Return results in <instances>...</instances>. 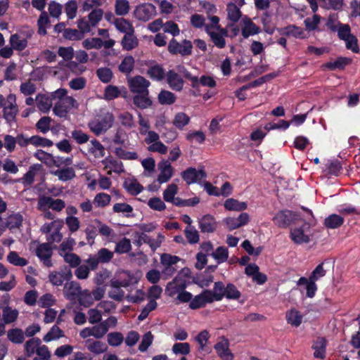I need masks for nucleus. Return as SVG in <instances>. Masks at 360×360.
Segmentation results:
<instances>
[{
    "label": "nucleus",
    "instance_id": "nucleus-1",
    "mask_svg": "<svg viewBox=\"0 0 360 360\" xmlns=\"http://www.w3.org/2000/svg\"><path fill=\"white\" fill-rule=\"evenodd\" d=\"M178 71L181 73L183 77L191 82V86L192 88L198 91L200 84L203 86H208L214 88L217 86V82L214 78L211 76L202 75L200 78L198 76H193L192 74L184 67L178 66Z\"/></svg>",
    "mask_w": 360,
    "mask_h": 360
},
{
    "label": "nucleus",
    "instance_id": "nucleus-2",
    "mask_svg": "<svg viewBox=\"0 0 360 360\" xmlns=\"http://www.w3.org/2000/svg\"><path fill=\"white\" fill-rule=\"evenodd\" d=\"M300 221H304L301 214L289 210L279 211L273 218L274 223L278 227L283 229H285Z\"/></svg>",
    "mask_w": 360,
    "mask_h": 360
},
{
    "label": "nucleus",
    "instance_id": "nucleus-3",
    "mask_svg": "<svg viewBox=\"0 0 360 360\" xmlns=\"http://www.w3.org/2000/svg\"><path fill=\"white\" fill-rule=\"evenodd\" d=\"M167 49L172 55L180 54L182 56H187L192 53L193 44L188 39H184L181 43H179L174 38H172L169 42Z\"/></svg>",
    "mask_w": 360,
    "mask_h": 360
},
{
    "label": "nucleus",
    "instance_id": "nucleus-4",
    "mask_svg": "<svg viewBox=\"0 0 360 360\" xmlns=\"http://www.w3.org/2000/svg\"><path fill=\"white\" fill-rule=\"evenodd\" d=\"M72 278V271L68 266H61L59 271H53L49 275V281L55 286H60L64 281H69Z\"/></svg>",
    "mask_w": 360,
    "mask_h": 360
},
{
    "label": "nucleus",
    "instance_id": "nucleus-5",
    "mask_svg": "<svg viewBox=\"0 0 360 360\" xmlns=\"http://www.w3.org/2000/svg\"><path fill=\"white\" fill-rule=\"evenodd\" d=\"M129 90L136 94H149L150 82L141 75H136L128 80Z\"/></svg>",
    "mask_w": 360,
    "mask_h": 360
},
{
    "label": "nucleus",
    "instance_id": "nucleus-6",
    "mask_svg": "<svg viewBox=\"0 0 360 360\" xmlns=\"http://www.w3.org/2000/svg\"><path fill=\"white\" fill-rule=\"evenodd\" d=\"M7 101L9 103L8 106H5L3 110V117L6 120L8 124H11L16 122V115L18 112V108L15 103V96L9 94L7 97Z\"/></svg>",
    "mask_w": 360,
    "mask_h": 360
},
{
    "label": "nucleus",
    "instance_id": "nucleus-7",
    "mask_svg": "<svg viewBox=\"0 0 360 360\" xmlns=\"http://www.w3.org/2000/svg\"><path fill=\"white\" fill-rule=\"evenodd\" d=\"M181 176L186 181V184H195L207 177V174L203 167L196 169L195 167H188L181 172Z\"/></svg>",
    "mask_w": 360,
    "mask_h": 360
},
{
    "label": "nucleus",
    "instance_id": "nucleus-8",
    "mask_svg": "<svg viewBox=\"0 0 360 360\" xmlns=\"http://www.w3.org/2000/svg\"><path fill=\"white\" fill-rule=\"evenodd\" d=\"M156 14L155 6L150 3L143 4L136 6L134 11L135 17L141 21L146 22Z\"/></svg>",
    "mask_w": 360,
    "mask_h": 360
},
{
    "label": "nucleus",
    "instance_id": "nucleus-9",
    "mask_svg": "<svg viewBox=\"0 0 360 360\" xmlns=\"http://www.w3.org/2000/svg\"><path fill=\"white\" fill-rule=\"evenodd\" d=\"M38 205L40 210L48 207L56 212H60L65 207V201L61 199H53L50 196H41L38 200Z\"/></svg>",
    "mask_w": 360,
    "mask_h": 360
},
{
    "label": "nucleus",
    "instance_id": "nucleus-10",
    "mask_svg": "<svg viewBox=\"0 0 360 360\" xmlns=\"http://www.w3.org/2000/svg\"><path fill=\"white\" fill-rule=\"evenodd\" d=\"M113 120L112 115H107L99 121L89 123V127L92 132L96 136H99L112 127Z\"/></svg>",
    "mask_w": 360,
    "mask_h": 360
},
{
    "label": "nucleus",
    "instance_id": "nucleus-11",
    "mask_svg": "<svg viewBox=\"0 0 360 360\" xmlns=\"http://www.w3.org/2000/svg\"><path fill=\"white\" fill-rule=\"evenodd\" d=\"M303 224L302 226L291 229L290 232V239L297 245L308 243L310 241L309 236L304 233V229H309V224L304 220L302 221Z\"/></svg>",
    "mask_w": 360,
    "mask_h": 360
},
{
    "label": "nucleus",
    "instance_id": "nucleus-12",
    "mask_svg": "<svg viewBox=\"0 0 360 360\" xmlns=\"http://www.w3.org/2000/svg\"><path fill=\"white\" fill-rule=\"evenodd\" d=\"M158 168L160 170V174L158 176L157 181L160 184L169 181L174 173V168L170 162L163 159L158 162Z\"/></svg>",
    "mask_w": 360,
    "mask_h": 360
},
{
    "label": "nucleus",
    "instance_id": "nucleus-13",
    "mask_svg": "<svg viewBox=\"0 0 360 360\" xmlns=\"http://www.w3.org/2000/svg\"><path fill=\"white\" fill-rule=\"evenodd\" d=\"M167 82L170 89L175 91H181L184 85V79L174 70H169L166 73Z\"/></svg>",
    "mask_w": 360,
    "mask_h": 360
},
{
    "label": "nucleus",
    "instance_id": "nucleus-14",
    "mask_svg": "<svg viewBox=\"0 0 360 360\" xmlns=\"http://www.w3.org/2000/svg\"><path fill=\"white\" fill-rule=\"evenodd\" d=\"M249 220V214L246 212H242L238 217H229L225 218L224 221L229 230L233 231L247 224Z\"/></svg>",
    "mask_w": 360,
    "mask_h": 360
},
{
    "label": "nucleus",
    "instance_id": "nucleus-15",
    "mask_svg": "<svg viewBox=\"0 0 360 360\" xmlns=\"http://www.w3.org/2000/svg\"><path fill=\"white\" fill-rule=\"evenodd\" d=\"M33 32L30 31L27 34L26 38H22L20 34L15 33L11 35L9 44L14 50L22 51L26 49L28 44L27 39L32 36Z\"/></svg>",
    "mask_w": 360,
    "mask_h": 360
},
{
    "label": "nucleus",
    "instance_id": "nucleus-16",
    "mask_svg": "<svg viewBox=\"0 0 360 360\" xmlns=\"http://www.w3.org/2000/svg\"><path fill=\"white\" fill-rule=\"evenodd\" d=\"M187 285L184 280L175 278L172 281L169 282L165 288V293L169 297H174L183 290L186 288Z\"/></svg>",
    "mask_w": 360,
    "mask_h": 360
},
{
    "label": "nucleus",
    "instance_id": "nucleus-17",
    "mask_svg": "<svg viewBox=\"0 0 360 360\" xmlns=\"http://www.w3.org/2000/svg\"><path fill=\"white\" fill-rule=\"evenodd\" d=\"M207 303H212V300L207 295V290H204L200 294L192 297L189 307L191 309H198L205 307Z\"/></svg>",
    "mask_w": 360,
    "mask_h": 360
},
{
    "label": "nucleus",
    "instance_id": "nucleus-18",
    "mask_svg": "<svg viewBox=\"0 0 360 360\" xmlns=\"http://www.w3.org/2000/svg\"><path fill=\"white\" fill-rule=\"evenodd\" d=\"M127 94L128 92L124 86L119 89L117 86L114 85H108L104 90V98L108 101L113 100L120 96L123 98H126Z\"/></svg>",
    "mask_w": 360,
    "mask_h": 360
},
{
    "label": "nucleus",
    "instance_id": "nucleus-19",
    "mask_svg": "<svg viewBox=\"0 0 360 360\" xmlns=\"http://www.w3.org/2000/svg\"><path fill=\"white\" fill-rule=\"evenodd\" d=\"M326 338L318 337L311 346V349L314 350V358L323 359L326 357Z\"/></svg>",
    "mask_w": 360,
    "mask_h": 360
},
{
    "label": "nucleus",
    "instance_id": "nucleus-20",
    "mask_svg": "<svg viewBox=\"0 0 360 360\" xmlns=\"http://www.w3.org/2000/svg\"><path fill=\"white\" fill-rule=\"evenodd\" d=\"M199 228L202 233H213L217 228V222L213 216L204 215L199 221Z\"/></svg>",
    "mask_w": 360,
    "mask_h": 360
},
{
    "label": "nucleus",
    "instance_id": "nucleus-21",
    "mask_svg": "<svg viewBox=\"0 0 360 360\" xmlns=\"http://www.w3.org/2000/svg\"><path fill=\"white\" fill-rule=\"evenodd\" d=\"M226 285L222 281H217L214 283L213 290H207V293L214 301H221L225 295Z\"/></svg>",
    "mask_w": 360,
    "mask_h": 360
},
{
    "label": "nucleus",
    "instance_id": "nucleus-22",
    "mask_svg": "<svg viewBox=\"0 0 360 360\" xmlns=\"http://www.w3.org/2000/svg\"><path fill=\"white\" fill-rule=\"evenodd\" d=\"M243 22L244 23V27L242 29V35L245 39L259 32L260 28L257 26L250 18L245 16L243 19Z\"/></svg>",
    "mask_w": 360,
    "mask_h": 360
},
{
    "label": "nucleus",
    "instance_id": "nucleus-23",
    "mask_svg": "<svg viewBox=\"0 0 360 360\" xmlns=\"http://www.w3.org/2000/svg\"><path fill=\"white\" fill-rule=\"evenodd\" d=\"M209 332L204 330L200 332L198 335L195 338V341L198 343V352H204L206 354H210L212 351L211 348L207 346V343L210 339Z\"/></svg>",
    "mask_w": 360,
    "mask_h": 360
},
{
    "label": "nucleus",
    "instance_id": "nucleus-24",
    "mask_svg": "<svg viewBox=\"0 0 360 360\" xmlns=\"http://www.w3.org/2000/svg\"><path fill=\"white\" fill-rule=\"evenodd\" d=\"M146 74L152 80L158 82L163 80L166 77L165 69L159 64L150 66Z\"/></svg>",
    "mask_w": 360,
    "mask_h": 360
},
{
    "label": "nucleus",
    "instance_id": "nucleus-25",
    "mask_svg": "<svg viewBox=\"0 0 360 360\" xmlns=\"http://www.w3.org/2000/svg\"><path fill=\"white\" fill-rule=\"evenodd\" d=\"M345 222V219L337 214H331L327 217L323 221V225L329 229L340 228Z\"/></svg>",
    "mask_w": 360,
    "mask_h": 360
},
{
    "label": "nucleus",
    "instance_id": "nucleus-26",
    "mask_svg": "<svg viewBox=\"0 0 360 360\" xmlns=\"http://www.w3.org/2000/svg\"><path fill=\"white\" fill-rule=\"evenodd\" d=\"M278 32L281 34L286 37L292 36L295 38H302L304 32L302 29L295 25H290L283 28H278Z\"/></svg>",
    "mask_w": 360,
    "mask_h": 360
},
{
    "label": "nucleus",
    "instance_id": "nucleus-27",
    "mask_svg": "<svg viewBox=\"0 0 360 360\" xmlns=\"http://www.w3.org/2000/svg\"><path fill=\"white\" fill-rule=\"evenodd\" d=\"M121 45L122 49L126 51H131L139 46V40L134 35V32L127 33L124 34Z\"/></svg>",
    "mask_w": 360,
    "mask_h": 360
},
{
    "label": "nucleus",
    "instance_id": "nucleus-28",
    "mask_svg": "<svg viewBox=\"0 0 360 360\" xmlns=\"http://www.w3.org/2000/svg\"><path fill=\"white\" fill-rule=\"evenodd\" d=\"M214 349L218 355L224 360H233V355L229 349V342H219L214 345Z\"/></svg>",
    "mask_w": 360,
    "mask_h": 360
},
{
    "label": "nucleus",
    "instance_id": "nucleus-29",
    "mask_svg": "<svg viewBox=\"0 0 360 360\" xmlns=\"http://www.w3.org/2000/svg\"><path fill=\"white\" fill-rule=\"evenodd\" d=\"M22 221L23 217L21 214H12L6 219L5 227L11 231L20 229L22 225Z\"/></svg>",
    "mask_w": 360,
    "mask_h": 360
},
{
    "label": "nucleus",
    "instance_id": "nucleus-30",
    "mask_svg": "<svg viewBox=\"0 0 360 360\" xmlns=\"http://www.w3.org/2000/svg\"><path fill=\"white\" fill-rule=\"evenodd\" d=\"M35 101L37 108L45 113L48 112L52 106V99L45 94H39Z\"/></svg>",
    "mask_w": 360,
    "mask_h": 360
},
{
    "label": "nucleus",
    "instance_id": "nucleus-31",
    "mask_svg": "<svg viewBox=\"0 0 360 360\" xmlns=\"http://www.w3.org/2000/svg\"><path fill=\"white\" fill-rule=\"evenodd\" d=\"M123 187L131 195H137L143 191V186L136 179L129 181H125Z\"/></svg>",
    "mask_w": 360,
    "mask_h": 360
},
{
    "label": "nucleus",
    "instance_id": "nucleus-32",
    "mask_svg": "<svg viewBox=\"0 0 360 360\" xmlns=\"http://www.w3.org/2000/svg\"><path fill=\"white\" fill-rule=\"evenodd\" d=\"M351 59L346 57H338L336 60L328 62L324 64V67L329 70H344L349 65Z\"/></svg>",
    "mask_w": 360,
    "mask_h": 360
},
{
    "label": "nucleus",
    "instance_id": "nucleus-33",
    "mask_svg": "<svg viewBox=\"0 0 360 360\" xmlns=\"http://www.w3.org/2000/svg\"><path fill=\"white\" fill-rule=\"evenodd\" d=\"M134 104L140 109H146L152 105V101L149 94H138L133 97Z\"/></svg>",
    "mask_w": 360,
    "mask_h": 360
},
{
    "label": "nucleus",
    "instance_id": "nucleus-34",
    "mask_svg": "<svg viewBox=\"0 0 360 360\" xmlns=\"http://www.w3.org/2000/svg\"><path fill=\"white\" fill-rule=\"evenodd\" d=\"M114 25L118 31L122 33H124V34H127V33L135 32V30L132 24L129 20L124 18H116L114 21Z\"/></svg>",
    "mask_w": 360,
    "mask_h": 360
},
{
    "label": "nucleus",
    "instance_id": "nucleus-35",
    "mask_svg": "<svg viewBox=\"0 0 360 360\" xmlns=\"http://www.w3.org/2000/svg\"><path fill=\"white\" fill-rule=\"evenodd\" d=\"M224 208L230 211H243L247 209L248 205L245 202H240L234 198H228L224 203Z\"/></svg>",
    "mask_w": 360,
    "mask_h": 360
},
{
    "label": "nucleus",
    "instance_id": "nucleus-36",
    "mask_svg": "<svg viewBox=\"0 0 360 360\" xmlns=\"http://www.w3.org/2000/svg\"><path fill=\"white\" fill-rule=\"evenodd\" d=\"M210 29H213V25H205V31L210 35L214 44L219 49H223L226 46V41L222 34L211 32Z\"/></svg>",
    "mask_w": 360,
    "mask_h": 360
},
{
    "label": "nucleus",
    "instance_id": "nucleus-37",
    "mask_svg": "<svg viewBox=\"0 0 360 360\" xmlns=\"http://www.w3.org/2000/svg\"><path fill=\"white\" fill-rule=\"evenodd\" d=\"M41 344V340L39 338H32L25 344V351L27 357H31L37 352V349Z\"/></svg>",
    "mask_w": 360,
    "mask_h": 360
},
{
    "label": "nucleus",
    "instance_id": "nucleus-38",
    "mask_svg": "<svg viewBox=\"0 0 360 360\" xmlns=\"http://www.w3.org/2000/svg\"><path fill=\"white\" fill-rule=\"evenodd\" d=\"M7 338L14 344H21L25 340V334L20 328H12L7 332Z\"/></svg>",
    "mask_w": 360,
    "mask_h": 360
},
{
    "label": "nucleus",
    "instance_id": "nucleus-39",
    "mask_svg": "<svg viewBox=\"0 0 360 360\" xmlns=\"http://www.w3.org/2000/svg\"><path fill=\"white\" fill-rule=\"evenodd\" d=\"M54 175L62 181H68L75 177V172L72 167H67L55 171Z\"/></svg>",
    "mask_w": 360,
    "mask_h": 360
},
{
    "label": "nucleus",
    "instance_id": "nucleus-40",
    "mask_svg": "<svg viewBox=\"0 0 360 360\" xmlns=\"http://www.w3.org/2000/svg\"><path fill=\"white\" fill-rule=\"evenodd\" d=\"M179 260L180 259L177 256L163 253L160 257L161 264L165 266L163 273H167L168 270H172V266L176 264Z\"/></svg>",
    "mask_w": 360,
    "mask_h": 360
},
{
    "label": "nucleus",
    "instance_id": "nucleus-41",
    "mask_svg": "<svg viewBox=\"0 0 360 360\" xmlns=\"http://www.w3.org/2000/svg\"><path fill=\"white\" fill-rule=\"evenodd\" d=\"M3 317L2 319L6 324L13 323L16 321L18 316V311L13 309L11 307L6 306L2 309Z\"/></svg>",
    "mask_w": 360,
    "mask_h": 360
},
{
    "label": "nucleus",
    "instance_id": "nucleus-42",
    "mask_svg": "<svg viewBox=\"0 0 360 360\" xmlns=\"http://www.w3.org/2000/svg\"><path fill=\"white\" fill-rule=\"evenodd\" d=\"M91 146L89 148V153L94 155L96 158H103L105 156V150L104 146L96 139L91 141Z\"/></svg>",
    "mask_w": 360,
    "mask_h": 360
},
{
    "label": "nucleus",
    "instance_id": "nucleus-43",
    "mask_svg": "<svg viewBox=\"0 0 360 360\" xmlns=\"http://www.w3.org/2000/svg\"><path fill=\"white\" fill-rule=\"evenodd\" d=\"M34 156L46 165H54L55 166H58L60 165V163L54 162V156L52 154L40 149L37 150L34 153Z\"/></svg>",
    "mask_w": 360,
    "mask_h": 360
},
{
    "label": "nucleus",
    "instance_id": "nucleus-44",
    "mask_svg": "<svg viewBox=\"0 0 360 360\" xmlns=\"http://www.w3.org/2000/svg\"><path fill=\"white\" fill-rule=\"evenodd\" d=\"M228 18L233 23L237 22L242 15L240 8L234 3L227 4Z\"/></svg>",
    "mask_w": 360,
    "mask_h": 360
},
{
    "label": "nucleus",
    "instance_id": "nucleus-45",
    "mask_svg": "<svg viewBox=\"0 0 360 360\" xmlns=\"http://www.w3.org/2000/svg\"><path fill=\"white\" fill-rule=\"evenodd\" d=\"M63 336V331L57 325H53L50 330L44 336L43 340L45 342H49L54 340H58Z\"/></svg>",
    "mask_w": 360,
    "mask_h": 360
},
{
    "label": "nucleus",
    "instance_id": "nucleus-46",
    "mask_svg": "<svg viewBox=\"0 0 360 360\" xmlns=\"http://www.w3.org/2000/svg\"><path fill=\"white\" fill-rule=\"evenodd\" d=\"M175 94L167 90H162L158 94V101L161 105H172L175 103Z\"/></svg>",
    "mask_w": 360,
    "mask_h": 360
},
{
    "label": "nucleus",
    "instance_id": "nucleus-47",
    "mask_svg": "<svg viewBox=\"0 0 360 360\" xmlns=\"http://www.w3.org/2000/svg\"><path fill=\"white\" fill-rule=\"evenodd\" d=\"M240 297L241 292L233 283L226 284L224 297L229 300H238Z\"/></svg>",
    "mask_w": 360,
    "mask_h": 360
},
{
    "label": "nucleus",
    "instance_id": "nucleus-48",
    "mask_svg": "<svg viewBox=\"0 0 360 360\" xmlns=\"http://www.w3.org/2000/svg\"><path fill=\"white\" fill-rule=\"evenodd\" d=\"M134 67V58L131 56H125L118 66L119 70L125 74L130 73Z\"/></svg>",
    "mask_w": 360,
    "mask_h": 360
},
{
    "label": "nucleus",
    "instance_id": "nucleus-49",
    "mask_svg": "<svg viewBox=\"0 0 360 360\" xmlns=\"http://www.w3.org/2000/svg\"><path fill=\"white\" fill-rule=\"evenodd\" d=\"M286 320L288 323L298 327L302 323V316L297 310L291 309L286 313Z\"/></svg>",
    "mask_w": 360,
    "mask_h": 360
},
{
    "label": "nucleus",
    "instance_id": "nucleus-50",
    "mask_svg": "<svg viewBox=\"0 0 360 360\" xmlns=\"http://www.w3.org/2000/svg\"><path fill=\"white\" fill-rule=\"evenodd\" d=\"M87 349L94 354H102L105 352L108 347L106 345L101 341L96 340V341H91L89 340L87 342Z\"/></svg>",
    "mask_w": 360,
    "mask_h": 360
},
{
    "label": "nucleus",
    "instance_id": "nucleus-51",
    "mask_svg": "<svg viewBox=\"0 0 360 360\" xmlns=\"http://www.w3.org/2000/svg\"><path fill=\"white\" fill-rule=\"evenodd\" d=\"M190 122V117L184 112H178L173 120V124L178 129H182Z\"/></svg>",
    "mask_w": 360,
    "mask_h": 360
},
{
    "label": "nucleus",
    "instance_id": "nucleus-52",
    "mask_svg": "<svg viewBox=\"0 0 360 360\" xmlns=\"http://www.w3.org/2000/svg\"><path fill=\"white\" fill-rule=\"evenodd\" d=\"M185 236L190 244L198 243L200 240L198 231L191 226H188L184 231Z\"/></svg>",
    "mask_w": 360,
    "mask_h": 360
},
{
    "label": "nucleus",
    "instance_id": "nucleus-53",
    "mask_svg": "<svg viewBox=\"0 0 360 360\" xmlns=\"http://www.w3.org/2000/svg\"><path fill=\"white\" fill-rule=\"evenodd\" d=\"M7 260L9 263L18 266H24L27 264V260L20 257L15 251H11L8 253Z\"/></svg>",
    "mask_w": 360,
    "mask_h": 360
},
{
    "label": "nucleus",
    "instance_id": "nucleus-54",
    "mask_svg": "<svg viewBox=\"0 0 360 360\" xmlns=\"http://www.w3.org/2000/svg\"><path fill=\"white\" fill-rule=\"evenodd\" d=\"M96 75L103 83L107 84L112 80L113 73L108 68H100L96 70Z\"/></svg>",
    "mask_w": 360,
    "mask_h": 360
},
{
    "label": "nucleus",
    "instance_id": "nucleus-55",
    "mask_svg": "<svg viewBox=\"0 0 360 360\" xmlns=\"http://www.w3.org/2000/svg\"><path fill=\"white\" fill-rule=\"evenodd\" d=\"M211 255L217 261L218 263H222L227 260L229 257V252L227 248L224 246L219 247Z\"/></svg>",
    "mask_w": 360,
    "mask_h": 360
},
{
    "label": "nucleus",
    "instance_id": "nucleus-56",
    "mask_svg": "<svg viewBox=\"0 0 360 360\" xmlns=\"http://www.w3.org/2000/svg\"><path fill=\"white\" fill-rule=\"evenodd\" d=\"M129 3L127 0H116L115 10L117 15H125L129 13Z\"/></svg>",
    "mask_w": 360,
    "mask_h": 360
},
{
    "label": "nucleus",
    "instance_id": "nucleus-57",
    "mask_svg": "<svg viewBox=\"0 0 360 360\" xmlns=\"http://www.w3.org/2000/svg\"><path fill=\"white\" fill-rule=\"evenodd\" d=\"M178 192V186L175 184H171L167 186V188L163 192V198L167 202H172L174 198L175 195Z\"/></svg>",
    "mask_w": 360,
    "mask_h": 360
},
{
    "label": "nucleus",
    "instance_id": "nucleus-58",
    "mask_svg": "<svg viewBox=\"0 0 360 360\" xmlns=\"http://www.w3.org/2000/svg\"><path fill=\"white\" fill-rule=\"evenodd\" d=\"M30 141H31L32 145L37 147H51L53 145V143L51 140L41 137L38 135L31 136L30 138Z\"/></svg>",
    "mask_w": 360,
    "mask_h": 360
},
{
    "label": "nucleus",
    "instance_id": "nucleus-59",
    "mask_svg": "<svg viewBox=\"0 0 360 360\" xmlns=\"http://www.w3.org/2000/svg\"><path fill=\"white\" fill-rule=\"evenodd\" d=\"M214 277L212 275L205 276L204 275H198L193 278V281L201 288H207L213 282Z\"/></svg>",
    "mask_w": 360,
    "mask_h": 360
},
{
    "label": "nucleus",
    "instance_id": "nucleus-60",
    "mask_svg": "<svg viewBox=\"0 0 360 360\" xmlns=\"http://www.w3.org/2000/svg\"><path fill=\"white\" fill-rule=\"evenodd\" d=\"M131 249V245L130 240L124 238L116 244L115 251L118 254H123L129 252Z\"/></svg>",
    "mask_w": 360,
    "mask_h": 360
},
{
    "label": "nucleus",
    "instance_id": "nucleus-61",
    "mask_svg": "<svg viewBox=\"0 0 360 360\" xmlns=\"http://www.w3.org/2000/svg\"><path fill=\"white\" fill-rule=\"evenodd\" d=\"M113 252L107 248H101L95 255L100 263H108L113 257Z\"/></svg>",
    "mask_w": 360,
    "mask_h": 360
},
{
    "label": "nucleus",
    "instance_id": "nucleus-62",
    "mask_svg": "<svg viewBox=\"0 0 360 360\" xmlns=\"http://www.w3.org/2000/svg\"><path fill=\"white\" fill-rule=\"evenodd\" d=\"M108 343L112 347L120 346L123 340L124 337L120 332H112L108 334Z\"/></svg>",
    "mask_w": 360,
    "mask_h": 360
},
{
    "label": "nucleus",
    "instance_id": "nucleus-63",
    "mask_svg": "<svg viewBox=\"0 0 360 360\" xmlns=\"http://www.w3.org/2000/svg\"><path fill=\"white\" fill-rule=\"evenodd\" d=\"M338 32V38L341 40H346L352 34H351V28L348 24H342L338 22V27L336 30Z\"/></svg>",
    "mask_w": 360,
    "mask_h": 360
},
{
    "label": "nucleus",
    "instance_id": "nucleus-64",
    "mask_svg": "<svg viewBox=\"0 0 360 360\" xmlns=\"http://www.w3.org/2000/svg\"><path fill=\"white\" fill-rule=\"evenodd\" d=\"M52 119L50 117L44 116L41 117L36 124V128L41 133L46 134L50 129Z\"/></svg>",
    "mask_w": 360,
    "mask_h": 360
}]
</instances>
